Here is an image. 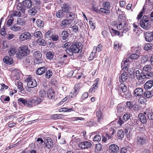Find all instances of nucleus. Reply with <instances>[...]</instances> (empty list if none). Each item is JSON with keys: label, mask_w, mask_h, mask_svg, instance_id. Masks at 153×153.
Listing matches in <instances>:
<instances>
[{"label": "nucleus", "mask_w": 153, "mask_h": 153, "mask_svg": "<svg viewBox=\"0 0 153 153\" xmlns=\"http://www.w3.org/2000/svg\"><path fill=\"white\" fill-rule=\"evenodd\" d=\"M82 44L80 42H73L68 49H66V52L70 56H72L73 53H78L82 51Z\"/></svg>", "instance_id": "nucleus-1"}, {"label": "nucleus", "mask_w": 153, "mask_h": 153, "mask_svg": "<svg viewBox=\"0 0 153 153\" xmlns=\"http://www.w3.org/2000/svg\"><path fill=\"white\" fill-rule=\"evenodd\" d=\"M19 52L17 54L16 57L21 59L24 57L28 55L30 53V50L28 47L26 45H23L20 46L19 48Z\"/></svg>", "instance_id": "nucleus-2"}, {"label": "nucleus", "mask_w": 153, "mask_h": 153, "mask_svg": "<svg viewBox=\"0 0 153 153\" xmlns=\"http://www.w3.org/2000/svg\"><path fill=\"white\" fill-rule=\"evenodd\" d=\"M140 26L143 29L148 30L151 27L148 17L147 16H144L140 22Z\"/></svg>", "instance_id": "nucleus-3"}, {"label": "nucleus", "mask_w": 153, "mask_h": 153, "mask_svg": "<svg viewBox=\"0 0 153 153\" xmlns=\"http://www.w3.org/2000/svg\"><path fill=\"white\" fill-rule=\"evenodd\" d=\"M25 81L27 82V85L28 88H33L37 85V83L36 80L32 79L30 76L27 77Z\"/></svg>", "instance_id": "nucleus-4"}, {"label": "nucleus", "mask_w": 153, "mask_h": 153, "mask_svg": "<svg viewBox=\"0 0 153 153\" xmlns=\"http://www.w3.org/2000/svg\"><path fill=\"white\" fill-rule=\"evenodd\" d=\"M147 141V139L145 135H140L137 137L136 143L140 146H142L146 144Z\"/></svg>", "instance_id": "nucleus-5"}, {"label": "nucleus", "mask_w": 153, "mask_h": 153, "mask_svg": "<svg viewBox=\"0 0 153 153\" xmlns=\"http://www.w3.org/2000/svg\"><path fill=\"white\" fill-rule=\"evenodd\" d=\"M152 67L149 65H146L143 68L142 71L150 78H153V71H151Z\"/></svg>", "instance_id": "nucleus-6"}, {"label": "nucleus", "mask_w": 153, "mask_h": 153, "mask_svg": "<svg viewBox=\"0 0 153 153\" xmlns=\"http://www.w3.org/2000/svg\"><path fill=\"white\" fill-rule=\"evenodd\" d=\"M33 55L35 58L34 61L36 64H39L42 62L43 60L42 58V55L39 51H35L33 53Z\"/></svg>", "instance_id": "nucleus-7"}, {"label": "nucleus", "mask_w": 153, "mask_h": 153, "mask_svg": "<svg viewBox=\"0 0 153 153\" xmlns=\"http://www.w3.org/2000/svg\"><path fill=\"white\" fill-rule=\"evenodd\" d=\"M137 79L138 80V81L140 83L142 84L143 83L145 82V81L144 80V79H152V78H150L147 74H145L142 71L140 73V75H138V76L137 78Z\"/></svg>", "instance_id": "nucleus-8"}, {"label": "nucleus", "mask_w": 153, "mask_h": 153, "mask_svg": "<svg viewBox=\"0 0 153 153\" xmlns=\"http://www.w3.org/2000/svg\"><path fill=\"white\" fill-rule=\"evenodd\" d=\"M134 97H139L143 94V90L141 88H137L135 89L133 93Z\"/></svg>", "instance_id": "nucleus-9"}, {"label": "nucleus", "mask_w": 153, "mask_h": 153, "mask_svg": "<svg viewBox=\"0 0 153 153\" xmlns=\"http://www.w3.org/2000/svg\"><path fill=\"white\" fill-rule=\"evenodd\" d=\"M30 33L28 32L22 33L19 37V39L22 41H25L30 38Z\"/></svg>", "instance_id": "nucleus-10"}, {"label": "nucleus", "mask_w": 153, "mask_h": 153, "mask_svg": "<svg viewBox=\"0 0 153 153\" xmlns=\"http://www.w3.org/2000/svg\"><path fill=\"white\" fill-rule=\"evenodd\" d=\"M109 152L110 153H118L119 148L118 146L115 144H111L109 146Z\"/></svg>", "instance_id": "nucleus-11"}, {"label": "nucleus", "mask_w": 153, "mask_h": 153, "mask_svg": "<svg viewBox=\"0 0 153 153\" xmlns=\"http://www.w3.org/2000/svg\"><path fill=\"white\" fill-rule=\"evenodd\" d=\"M92 145L91 142L88 141H83L79 143V146L82 149H85L91 148Z\"/></svg>", "instance_id": "nucleus-12"}, {"label": "nucleus", "mask_w": 153, "mask_h": 153, "mask_svg": "<svg viewBox=\"0 0 153 153\" xmlns=\"http://www.w3.org/2000/svg\"><path fill=\"white\" fill-rule=\"evenodd\" d=\"M145 40L148 42H151L153 40V35L152 32H146L144 35Z\"/></svg>", "instance_id": "nucleus-13"}, {"label": "nucleus", "mask_w": 153, "mask_h": 153, "mask_svg": "<svg viewBox=\"0 0 153 153\" xmlns=\"http://www.w3.org/2000/svg\"><path fill=\"white\" fill-rule=\"evenodd\" d=\"M61 10L65 13H69L71 7L68 3H64L61 7Z\"/></svg>", "instance_id": "nucleus-14"}, {"label": "nucleus", "mask_w": 153, "mask_h": 153, "mask_svg": "<svg viewBox=\"0 0 153 153\" xmlns=\"http://www.w3.org/2000/svg\"><path fill=\"white\" fill-rule=\"evenodd\" d=\"M53 146V142L52 140L50 137H48L46 140V142L45 143V147L48 149H49Z\"/></svg>", "instance_id": "nucleus-15"}, {"label": "nucleus", "mask_w": 153, "mask_h": 153, "mask_svg": "<svg viewBox=\"0 0 153 153\" xmlns=\"http://www.w3.org/2000/svg\"><path fill=\"white\" fill-rule=\"evenodd\" d=\"M3 61L5 63L9 65H12L14 62L13 59L11 57L8 56H4L3 58Z\"/></svg>", "instance_id": "nucleus-16"}, {"label": "nucleus", "mask_w": 153, "mask_h": 153, "mask_svg": "<svg viewBox=\"0 0 153 153\" xmlns=\"http://www.w3.org/2000/svg\"><path fill=\"white\" fill-rule=\"evenodd\" d=\"M114 133V129L112 128L109 130L108 133H105V138L107 140H111L113 139L112 135Z\"/></svg>", "instance_id": "nucleus-17"}, {"label": "nucleus", "mask_w": 153, "mask_h": 153, "mask_svg": "<svg viewBox=\"0 0 153 153\" xmlns=\"http://www.w3.org/2000/svg\"><path fill=\"white\" fill-rule=\"evenodd\" d=\"M22 5L26 8L30 9L32 6V2L31 0H24L22 1Z\"/></svg>", "instance_id": "nucleus-18"}, {"label": "nucleus", "mask_w": 153, "mask_h": 153, "mask_svg": "<svg viewBox=\"0 0 153 153\" xmlns=\"http://www.w3.org/2000/svg\"><path fill=\"white\" fill-rule=\"evenodd\" d=\"M128 78V74L126 72H124L119 76V81L120 82H124L126 81Z\"/></svg>", "instance_id": "nucleus-19"}, {"label": "nucleus", "mask_w": 153, "mask_h": 153, "mask_svg": "<svg viewBox=\"0 0 153 153\" xmlns=\"http://www.w3.org/2000/svg\"><path fill=\"white\" fill-rule=\"evenodd\" d=\"M47 97L49 99H54L55 97V92L51 89H49L47 93Z\"/></svg>", "instance_id": "nucleus-20"}, {"label": "nucleus", "mask_w": 153, "mask_h": 153, "mask_svg": "<svg viewBox=\"0 0 153 153\" xmlns=\"http://www.w3.org/2000/svg\"><path fill=\"white\" fill-rule=\"evenodd\" d=\"M96 115L97 117V121L99 123L102 122L103 120V114L102 112L98 110L96 112Z\"/></svg>", "instance_id": "nucleus-21"}, {"label": "nucleus", "mask_w": 153, "mask_h": 153, "mask_svg": "<svg viewBox=\"0 0 153 153\" xmlns=\"http://www.w3.org/2000/svg\"><path fill=\"white\" fill-rule=\"evenodd\" d=\"M78 88L75 86L72 92H71L69 94V97L71 98H73L76 97L79 92Z\"/></svg>", "instance_id": "nucleus-22"}, {"label": "nucleus", "mask_w": 153, "mask_h": 153, "mask_svg": "<svg viewBox=\"0 0 153 153\" xmlns=\"http://www.w3.org/2000/svg\"><path fill=\"white\" fill-rule=\"evenodd\" d=\"M127 91V88L125 83H121L119 86V91L120 92L124 93Z\"/></svg>", "instance_id": "nucleus-23"}, {"label": "nucleus", "mask_w": 153, "mask_h": 153, "mask_svg": "<svg viewBox=\"0 0 153 153\" xmlns=\"http://www.w3.org/2000/svg\"><path fill=\"white\" fill-rule=\"evenodd\" d=\"M138 117L140 121L143 124L146 123L147 122V120L145 115L142 113H140Z\"/></svg>", "instance_id": "nucleus-24"}, {"label": "nucleus", "mask_w": 153, "mask_h": 153, "mask_svg": "<svg viewBox=\"0 0 153 153\" xmlns=\"http://www.w3.org/2000/svg\"><path fill=\"white\" fill-rule=\"evenodd\" d=\"M34 99L32 98H30L27 100V105L28 107H31L35 106Z\"/></svg>", "instance_id": "nucleus-25"}, {"label": "nucleus", "mask_w": 153, "mask_h": 153, "mask_svg": "<svg viewBox=\"0 0 153 153\" xmlns=\"http://www.w3.org/2000/svg\"><path fill=\"white\" fill-rule=\"evenodd\" d=\"M47 71L46 68L45 67L38 68L36 71V73L38 75H41L45 73Z\"/></svg>", "instance_id": "nucleus-26"}, {"label": "nucleus", "mask_w": 153, "mask_h": 153, "mask_svg": "<svg viewBox=\"0 0 153 153\" xmlns=\"http://www.w3.org/2000/svg\"><path fill=\"white\" fill-rule=\"evenodd\" d=\"M71 23L70 20L63 19L61 22V26L62 27H65Z\"/></svg>", "instance_id": "nucleus-27"}, {"label": "nucleus", "mask_w": 153, "mask_h": 153, "mask_svg": "<svg viewBox=\"0 0 153 153\" xmlns=\"http://www.w3.org/2000/svg\"><path fill=\"white\" fill-rule=\"evenodd\" d=\"M152 83V82L150 80L147 81L144 85V89L146 90L151 89L153 87Z\"/></svg>", "instance_id": "nucleus-28"}, {"label": "nucleus", "mask_w": 153, "mask_h": 153, "mask_svg": "<svg viewBox=\"0 0 153 153\" xmlns=\"http://www.w3.org/2000/svg\"><path fill=\"white\" fill-rule=\"evenodd\" d=\"M143 95L145 97L149 98L153 96V91H146L143 93Z\"/></svg>", "instance_id": "nucleus-29"}, {"label": "nucleus", "mask_w": 153, "mask_h": 153, "mask_svg": "<svg viewBox=\"0 0 153 153\" xmlns=\"http://www.w3.org/2000/svg\"><path fill=\"white\" fill-rule=\"evenodd\" d=\"M37 9L36 7H33L29 10L28 13L31 16H35L37 13Z\"/></svg>", "instance_id": "nucleus-30"}, {"label": "nucleus", "mask_w": 153, "mask_h": 153, "mask_svg": "<svg viewBox=\"0 0 153 153\" xmlns=\"http://www.w3.org/2000/svg\"><path fill=\"white\" fill-rule=\"evenodd\" d=\"M20 4L21 5V6H19V5H17V9L18 11H20L21 13L25 14L26 8L25 6H23L21 3H20Z\"/></svg>", "instance_id": "nucleus-31"}, {"label": "nucleus", "mask_w": 153, "mask_h": 153, "mask_svg": "<svg viewBox=\"0 0 153 153\" xmlns=\"http://www.w3.org/2000/svg\"><path fill=\"white\" fill-rule=\"evenodd\" d=\"M68 13V14L67 15V17L70 18V20H71L72 21H73L76 17V14L74 12L72 11L70 12H69V13Z\"/></svg>", "instance_id": "nucleus-32"}, {"label": "nucleus", "mask_w": 153, "mask_h": 153, "mask_svg": "<svg viewBox=\"0 0 153 153\" xmlns=\"http://www.w3.org/2000/svg\"><path fill=\"white\" fill-rule=\"evenodd\" d=\"M102 48V45L100 44L97 46H94V47L92 52H94V53L95 54L96 53L97 51L100 52L101 51Z\"/></svg>", "instance_id": "nucleus-33"}, {"label": "nucleus", "mask_w": 153, "mask_h": 153, "mask_svg": "<svg viewBox=\"0 0 153 153\" xmlns=\"http://www.w3.org/2000/svg\"><path fill=\"white\" fill-rule=\"evenodd\" d=\"M119 24H117V29L121 30L123 28L125 27L126 24V22H119Z\"/></svg>", "instance_id": "nucleus-34"}, {"label": "nucleus", "mask_w": 153, "mask_h": 153, "mask_svg": "<svg viewBox=\"0 0 153 153\" xmlns=\"http://www.w3.org/2000/svg\"><path fill=\"white\" fill-rule=\"evenodd\" d=\"M125 110L124 106L122 105H118L117 107V113L118 114H120L123 112Z\"/></svg>", "instance_id": "nucleus-35"}, {"label": "nucleus", "mask_w": 153, "mask_h": 153, "mask_svg": "<svg viewBox=\"0 0 153 153\" xmlns=\"http://www.w3.org/2000/svg\"><path fill=\"white\" fill-rule=\"evenodd\" d=\"M69 36V33L68 32L65 30L62 31L61 34V36L62 39L65 40Z\"/></svg>", "instance_id": "nucleus-36"}, {"label": "nucleus", "mask_w": 153, "mask_h": 153, "mask_svg": "<svg viewBox=\"0 0 153 153\" xmlns=\"http://www.w3.org/2000/svg\"><path fill=\"white\" fill-rule=\"evenodd\" d=\"M138 102L141 105L144 104L147 101L146 99L144 96L139 97L138 100Z\"/></svg>", "instance_id": "nucleus-37"}, {"label": "nucleus", "mask_w": 153, "mask_h": 153, "mask_svg": "<svg viewBox=\"0 0 153 153\" xmlns=\"http://www.w3.org/2000/svg\"><path fill=\"white\" fill-rule=\"evenodd\" d=\"M132 115L128 112H127L123 116V120L126 122L130 119Z\"/></svg>", "instance_id": "nucleus-38"}, {"label": "nucleus", "mask_w": 153, "mask_h": 153, "mask_svg": "<svg viewBox=\"0 0 153 153\" xmlns=\"http://www.w3.org/2000/svg\"><path fill=\"white\" fill-rule=\"evenodd\" d=\"M39 94V97L43 99L46 97L47 96V93L44 89L40 90Z\"/></svg>", "instance_id": "nucleus-39"}, {"label": "nucleus", "mask_w": 153, "mask_h": 153, "mask_svg": "<svg viewBox=\"0 0 153 153\" xmlns=\"http://www.w3.org/2000/svg\"><path fill=\"white\" fill-rule=\"evenodd\" d=\"M65 16V13L62 10H59L56 13L57 17L59 18H62Z\"/></svg>", "instance_id": "nucleus-40"}, {"label": "nucleus", "mask_w": 153, "mask_h": 153, "mask_svg": "<svg viewBox=\"0 0 153 153\" xmlns=\"http://www.w3.org/2000/svg\"><path fill=\"white\" fill-rule=\"evenodd\" d=\"M36 42L39 45L45 46L46 45V43L45 41L42 38H39L37 40Z\"/></svg>", "instance_id": "nucleus-41"}, {"label": "nucleus", "mask_w": 153, "mask_h": 153, "mask_svg": "<svg viewBox=\"0 0 153 153\" xmlns=\"http://www.w3.org/2000/svg\"><path fill=\"white\" fill-rule=\"evenodd\" d=\"M8 52L10 56H13L16 52L15 48L13 47H10L8 50Z\"/></svg>", "instance_id": "nucleus-42"}, {"label": "nucleus", "mask_w": 153, "mask_h": 153, "mask_svg": "<svg viewBox=\"0 0 153 153\" xmlns=\"http://www.w3.org/2000/svg\"><path fill=\"white\" fill-rule=\"evenodd\" d=\"M124 132L123 130H120L118 131L117 133V136L119 139H122L124 136Z\"/></svg>", "instance_id": "nucleus-43"}, {"label": "nucleus", "mask_w": 153, "mask_h": 153, "mask_svg": "<svg viewBox=\"0 0 153 153\" xmlns=\"http://www.w3.org/2000/svg\"><path fill=\"white\" fill-rule=\"evenodd\" d=\"M110 32L112 36H115L116 35L119 36L120 33L117 30H116L112 28L110 30Z\"/></svg>", "instance_id": "nucleus-44"}, {"label": "nucleus", "mask_w": 153, "mask_h": 153, "mask_svg": "<svg viewBox=\"0 0 153 153\" xmlns=\"http://www.w3.org/2000/svg\"><path fill=\"white\" fill-rule=\"evenodd\" d=\"M98 85L97 83L96 82L91 87V88L89 90L90 92H95V91L98 88Z\"/></svg>", "instance_id": "nucleus-45"}, {"label": "nucleus", "mask_w": 153, "mask_h": 153, "mask_svg": "<svg viewBox=\"0 0 153 153\" xmlns=\"http://www.w3.org/2000/svg\"><path fill=\"white\" fill-rule=\"evenodd\" d=\"M119 22H126V18L125 17L124 14H120L118 18Z\"/></svg>", "instance_id": "nucleus-46"}, {"label": "nucleus", "mask_w": 153, "mask_h": 153, "mask_svg": "<svg viewBox=\"0 0 153 153\" xmlns=\"http://www.w3.org/2000/svg\"><path fill=\"white\" fill-rule=\"evenodd\" d=\"M53 73L52 71L51 70H49L46 71L45 74V76L47 79L50 78L52 76Z\"/></svg>", "instance_id": "nucleus-47"}, {"label": "nucleus", "mask_w": 153, "mask_h": 153, "mask_svg": "<svg viewBox=\"0 0 153 153\" xmlns=\"http://www.w3.org/2000/svg\"><path fill=\"white\" fill-rule=\"evenodd\" d=\"M18 102L19 103L21 104L22 103L25 105H27V100L25 99H24V98H19L18 99Z\"/></svg>", "instance_id": "nucleus-48"}, {"label": "nucleus", "mask_w": 153, "mask_h": 153, "mask_svg": "<svg viewBox=\"0 0 153 153\" xmlns=\"http://www.w3.org/2000/svg\"><path fill=\"white\" fill-rule=\"evenodd\" d=\"M36 23L37 25L39 28H41L44 26V22L40 19H37L36 20Z\"/></svg>", "instance_id": "nucleus-49"}, {"label": "nucleus", "mask_w": 153, "mask_h": 153, "mask_svg": "<svg viewBox=\"0 0 153 153\" xmlns=\"http://www.w3.org/2000/svg\"><path fill=\"white\" fill-rule=\"evenodd\" d=\"M33 35L36 38H41L43 37L42 33L40 31H37L35 32L34 33Z\"/></svg>", "instance_id": "nucleus-50"}, {"label": "nucleus", "mask_w": 153, "mask_h": 153, "mask_svg": "<svg viewBox=\"0 0 153 153\" xmlns=\"http://www.w3.org/2000/svg\"><path fill=\"white\" fill-rule=\"evenodd\" d=\"M126 106L127 108L130 109H132L133 107V102L131 101H127L126 103Z\"/></svg>", "instance_id": "nucleus-51"}, {"label": "nucleus", "mask_w": 153, "mask_h": 153, "mask_svg": "<svg viewBox=\"0 0 153 153\" xmlns=\"http://www.w3.org/2000/svg\"><path fill=\"white\" fill-rule=\"evenodd\" d=\"M100 11L102 13H104L106 15H109L110 12V10L106 9L105 8L103 9L102 8H100Z\"/></svg>", "instance_id": "nucleus-52"}, {"label": "nucleus", "mask_w": 153, "mask_h": 153, "mask_svg": "<svg viewBox=\"0 0 153 153\" xmlns=\"http://www.w3.org/2000/svg\"><path fill=\"white\" fill-rule=\"evenodd\" d=\"M152 45L150 43H147L145 45L144 49L145 51H148L150 50L152 46Z\"/></svg>", "instance_id": "nucleus-53"}, {"label": "nucleus", "mask_w": 153, "mask_h": 153, "mask_svg": "<svg viewBox=\"0 0 153 153\" xmlns=\"http://www.w3.org/2000/svg\"><path fill=\"white\" fill-rule=\"evenodd\" d=\"M12 13V16L14 17H20L21 16V13L19 11H14Z\"/></svg>", "instance_id": "nucleus-54"}, {"label": "nucleus", "mask_w": 153, "mask_h": 153, "mask_svg": "<svg viewBox=\"0 0 153 153\" xmlns=\"http://www.w3.org/2000/svg\"><path fill=\"white\" fill-rule=\"evenodd\" d=\"M53 35V32L51 30H49L45 34V37L46 38L49 39L51 38Z\"/></svg>", "instance_id": "nucleus-55"}, {"label": "nucleus", "mask_w": 153, "mask_h": 153, "mask_svg": "<svg viewBox=\"0 0 153 153\" xmlns=\"http://www.w3.org/2000/svg\"><path fill=\"white\" fill-rule=\"evenodd\" d=\"M46 57L48 59L51 60L53 57V54L51 51L48 52L46 54Z\"/></svg>", "instance_id": "nucleus-56"}, {"label": "nucleus", "mask_w": 153, "mask_h": 153, "mask_svg": "<svg viewBox=\"0 0 153 153\" xmlns=\"http://www.w3.org/2000/svg\"><path fill=\"white\" fill-rule=\"evenodd\" d=\"M11 29L15 31H20L21 29L20 27L19 26H17L16 25H14L13 26L11 27Z\"/></svg>", "instance_id": "nucleus-57"}, {"label": "nucleus", "mask_w": 153, "mask_h": 153, "mask_svg": "<svg viewBox=\"0 0 153 153\" xmlns=\"http://www.w3.org/2000/svg\"><path fill=\"white\" fill-rule=\"evenodd\" d=\"M114 49L118 50L119 49L121 48V46L119 45L118 42L117 41H116L114 43Z\"/></svg>", "instance_id": "nucleus-58"}, {"label": "nucleus", "mask_w": 153, "mask_h": 153, "mask_svg": "<svg viewBox=\"0 0 153 153\" xmlns=\"http://www.w3.org/2000/svg\"><path fill=\"white\" fill-rule=\"evenodd\" d=\"M103 5L105 8L107 10H108L111 7L110 3L108 1L104 2Z\"/></svg>", "instance_id": "nucleus-59"}, {"label": "nucleus", "mask_w": 153, "mask_h": 153, "mask_svg": "<svg viewBox=\"0 0 153 153\" xmlns=\"http://www.w3.org/2000/svg\"><path fill=\"white\" fill-rule=\"evenodd\" d=\"M145 11V9L144 8V7H143V8L141 10V11L139 13V14L138 15L137 19H138V20H139L140 19H141V17H142V16L143 15V14L144 12Z\"/></svg>", "instance_id": "nucleus-60"}, {"label": "nucleus", "mask_w": 153, "mask_h": 153, "mask_svg": "<svg viewBox=\"0 0 153 153\" xmlns=\"http://www.w3.org/2000/svg\"><path fill=\"white\" fill-rule=\"evenodd\" d=\"M89 23L91 29L93 30H94L95 27V23L93 22L91 19L89 20Z\"/></svg>", "instance_id": "nucleus-61"}, {"label": "nucleus", "mask_w": 153, "mask_h": 153, "mask_svg": "<svg viewBox=\"0 0 153 153\" xmlns=\"http://www.w3.org/2000/svg\"><path fill=\"white\" fill-rule=\"evenodd\" d=\"M61 111L65 112H70L71 111H74V109L73 108H63L60 109Z\"/></svg>", "instance_id": "nucleus-62"}, {"label": "nucleus", "mask_w": 153, "mask_h": 153, "mask_svg": "<svg viewBox=\"0 0 153 153\" xmlns=\"http://www.w3.org/2000/svg\"><path fill=\"white\" fill-rule=\"evenodd\" d=\"M139 56L136 53H133L131 55L130 58L131 59L135 60L137 59Z\"/></svg>", "instance_id": "nucleus-63"}, {"label": "nucleus", "mask_w": 153, "mask_h": 153, "mask_svg": "<svg viewBox=\"0 0 153 153\" xmlns=\"http://www.w3.org/2000/svg\"><path fill=\"white\" fill-rule=\"evenodd\" d=\"M14 19L13 17H10V19L8 20L7 23V26L8 27H9L10 26L13 21H14Z\"/></svg>", "instance_id": "nucleus-64"}]
</instances>
